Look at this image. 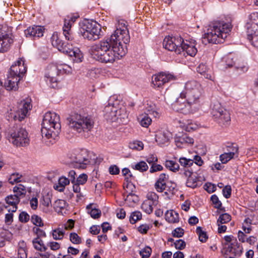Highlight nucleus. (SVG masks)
I'll list each match as a JSON object with an SVG mask.
<instances>
[{
	"instance_id": "f257e3e1",
	"label": "nucleus",
	"mask_w": 258,
	"mask_h": 258,
	"mask_svg": "<svg viewBox=\"0 0 258 258\" xmlns=\"http://www.w3.org/2000/svg\"><path fill=\"white\" fill-rule=\"evenodd\" d=\"M120 35L117 31L115 34H111L100 41L91 47L92 57L101 63H112L126 54V46L122 42H127L128 36L126 33Z\"/></svg>"
},
{
	"instance_id": "f03ea898",
	"label": "nucleus",
	"mask_w": 258,
	"mask_h": 258,
	"mask_svg": "<svg viewBox=\"0 0 258 258\" xmlns=\"http://www.w3.org/2000/svg\"><path fill=\"white\" fill-rule=\"evenodd\" d=\"M232 26L230 22L216 21L209 25L207 32L202 37V42L207 43L218 44L223 43L231 32Z\"/></svg>"
},
{
	"instance_id": "7ed1b4c3",
	"label": "nucleus",
	"mask_w": 258,
	"mask_h": 258,
	"mask_svg": "<svg viewBox=\"0 0 258 258\" xmlns=\"http://www.w3.org/2000/svg\"><path fill=\"white\" fill-rule=\"evenodd\" d=\"M59 116L54 112H47L41 123V133L47 139L56 140L60 133L61 125Z\"/></svg>"
},
{
	"instance_id": "20e7f679",
	"label": "nucleus",
	"mask_w": 258,
	"mask_h": 258,
	"mask_svg": "<svg viewBox=\"0 0 258 258\" xmlns=\"http://www.w3.org/2000/svg\"><path fill=\"white\" fill-rule=\"evenodd\" d=\"M69 127L80 134L88 133L93 127L94 121L88 114L72 112L67 117Z\"/></svg>"
},
{
	"instance_id": "39448f33",
	"label": "nucleus",
	"mask_w": 258,
	"mask_h": 258,
	"mask_svg": "<svg viewBox=\"0 0 258 258\" xmlns=\"http://www.w3.org/2000/svg\"><path fill=\"white\" fill-rule=\"evenodd\" d=\"M203 89L201 84L196 81H190L185 84L184 90L180 93V96L195 105L200 102Z\"/></svg>"
},
{
	"instance_id": "423d86ee",
	"label": "nucleus",
	"mask_w": 258,
	"mask_h": 258,
	"mask_svg": "<svg viewBox=\"0 0 258 258\" xmlns=\"http://www.w3.org/2000/svg\"><path fill=\"white\" fill-rule=\"evenodd\" d=\"M52 45L56 47L59 51L68 54L72 57L74 56L73 61L76 62L82 61L83 54L79 49H73L70 48L68 44L66 43L60 39L57 34H53L51 38Z\"/></svg>"
},
{
	"instance_id": "0eeeda50",
	"label": "nucleus",
	"mask_w": 258,
	"mask_h": 258,
	"mask_svg": "<svg viewBox=\"0 0 258 258\" xmlns=\"http://www.w3.org/2000/svg\"><path fill=\"white\" fill-rule=\"evenodd\" d=\"M70 159L75 167L82 169L86 168L87 165L99 164L102 160L95 156L92 159L86 150L73 153Z\"/></svg>"
},
{
	"instance_id": "6e6552de",
	"label": "nucleus",
	"mask_w": 258,
	"mask_h": 258,
	"mask_svg": "<svg viewBox=\"0 0 258 258\" xmlns=\"http://www.w3.org/2000/svg\"><path fill=\"white\" fill-rule=\"evenodd\" d=\"M211 114L214 120L221 126H227L230 124L231 117L228 110L223 107L218 101L211 104Z\"/></svg>"
},
{
	"instance_id": "1a4fd4ad",
	"label": "nucleus",
	"mask_w": 258,
	"mask_h": 258,
	"mask_svg": "<svg viewBox=\"0 0 258 258\" xmlns=\"http://www.w3.org/2000/svg\"><path fill=\"white\" fill-rule=\"evenodd\" d=\"M8 135L10 142L17 147L26 146L29 144L28 133L23 127L14 126L9 130Z\"/></svg>"
},
{
	"instance_id": "9d476101",
	"label": "nucleus",
	"mask_w": 258,
	"mask_h": 258,
	"mask_svg": "<svg viewBox=\"0 0 258 258\" xmlns=\"http://www.w3.org/2000/svg\"><path fill=\"white\" fill-rule=\"evenodd\" d=\"M81 31L84 38L95 40L99 38L101 26L95 21H85L83 23Z\"/></svg>"
},
{
	"instance_id": "9b49d317",
	"label": "nucleus",
	"mask_w": 258,
	"mask_h": 258,
	"mask_svg": "<svg viewBox=\"0 0 258 258\" xmlns=\"http://www.w3.org/2000/svg\"><path fill=\"white\" fill-rule=\"evenodd\" d=\"M250 22L247 23V39L251 44L258 48V13H253L249 16Z\"/></svg>"
},
{
	"instance_id": "f8f14e48",
	"label": "nucleus",
	"mask_w": 258,
	"mask_h": 258,
	"mask_svg": "<svg viewBox=\"0 0 258 258\" xmlns=\"http://www.w3.org/2000/svg\"><path fill=\"white\" fill-rule=\"evenodd\" d=\"M172 107L175 111L184 114L192 113L196 109V105L194 103H189V101L185 98L180 96L172 104Z\"/></svg>"
},
{
	"instance_id": "ddd939ff",
	"label": "nucleus",
	"mask_w": 258,
	"mask_h": 258,
	"mask_svg": "<svg viewBox=\"0 0 258 258\" xmlns=\"http://www.w3.org/2000/svg\"><path fill=\"white\" fill-rule=\"evenodd\" d=\"M31 102V100L29 98L21 101L18 104V109L16 113L15 114L11 113V117L15 121H21L23 120L26 117L28 111L32 108Z\"/></svg>"
},
{
	"instance_id": "4468645a",
	"label": "nucleus",
	"mask_w": 258,
	"mask_h": 258,
	"mask_svg": "<svg viewBox=\"0 0 258 258\" xmlns=\"http://www.w3.org/2000/svg\"><path fill=\"white\" fill-rule=\"evenodd\" d=\"M183 38L180 36L166 37L163 41V47L169 51H174L177 54H180V48Z\"/></svg>"
},
{
	"instance_id": "2eb2a0df",
	"label": "nucleus",
	"mask_w": 258,
	"mask_h": 258,
	"mask_svg": "<svg viewBox=\"0 0 258 258\" xmlns=\"http://www.w3.org/2000/svg\"><path fill=\"white\" fill-rule=\"evenodd\" d=\"M60 74L57 66L50 64L47 68V72L45 77L46 81H49L51 87L55 88L57 86V76Z\"/></svg>"
},
{
	"instance_id": "dca6fc26",
	"label": "nucleus",
	"mask_w": 258,
	"mask_h": 258,
	"mask_svg": "<svg viewBox=\"0 0 258 258\" xmlns=\"http://www.w3.org/2000/svg\"><path fill=\"white\" fill-rule=\"evenodd\" d=\"M175 80V77L171 74L161 72L154 75L152 78V82L155 87H160L164 84Z\"/></svg>"
},
{
	"instance_id": "f3484780",
	"label": "nucleus",
	"mask_w": 258,
	"mask_h": 258,
	"mask_svg": "<svg viewBox=\"0 0 258 258\" xmlns=\"http://www.w3.org/2000/svg\"><path fill=\"white\" fill-rule=\"evenodd\" d=\"M181 168L179 167L180 173L185 176H189L192 175L194 169L192 167L194 160L185 157H180L179 159Z\"/></svg>"
},
{
	"instance_id": "a211bd4d",
	"label": "nucleus",
	"mask_w": 258,
	"mask_h": 258,
	"mask_svg": "<svg viewBox=\"0 0 258 258\" xmlns=\"http://www.w3.org/2000/svg\"><path fill=\"white\" fill-rule=\"evenodd\" d=\"M26 71L27 67L24 63V60L20 59L12 65L8 73L13 76H18L22 78Z\"/></svg>"
},
{
	"instance_id": "6ab92c4d",
	"label": "nucleus",
	"mask_w": 258,
	"mask_h": 258,
	"mask_svg": "<svg viewBox=\"0 0 258 258\" xmlns=\"http://www.w3.org/2000/svg\"><path fill=\"white\" fill-rule=\"evenodd\" d=\"M195 40L188 41L184 40L180 48V54L182 52L183 55L186 53L187 55L194 56L197 53L198 50L196 47Z\"/></svg>"
},
{
	"instance_id": "aec40b11",
	"label": "nucleus",
	"mask_w": 258,
	"mask_h": 258,
	"mask_svg": "<svg viewBox=\"0 0 258 258\" xmlns=\"http://www.w3.org/2000/svg\"><path fill=\"white\" fill-rule=\"evenodd\" d=\"M44 30L43 27L34 25L25 30L24 34L27 38L35 39L43 36Z\"/></svg>"
},
{
	"instance_id": "412c9836",
	"label": "nucleus",
	"mask_w": 258,
	"mask_h": 258,
	"mask_svg": "<svg viewBox=\"0 0 258 258\" xmlns=\"http://www.w3.org/2000/svg\"><path fill=\"white\" fill-rule=\"evenodd\" d=\"M13 43V39L12 36H10L0 28V52L7 51Z\"/></svg>"
},
{
	"instance_id": "4be33fe9",
	"label": "nucleus",
	"mask_w": 258,
	"mask_h": 258,
	"mask_svg": "<svg viewBox=\"0 0 258 258\" xmlns=\"http://www.w3.org/2000/svg\"><path fill=\"white\" fill-rule=\"evenodd\" d=\"M21 79L18 76H13L8 73L7 79L5 82L6 89L7 90H17L18 89V83Z\"/></svg>"
},
{
	"instance_id": "5701e85b",
	"label": "nucleus",
	"mask_w": 258,
	"mask_h": 258,
	"mask_svg": "<svg viewBox=\"0 0 258 258\" xmlns=\"http://www.w3.org/2000/svg\"><path fill=\"white\" fill-rule=\"evenodd\" d=\"M168 178V176L165 173H161L157 181H156L154 187L157 191L162 192L166 190L167 186L166 185V181Z\"/></svg>"
},
{
	"instance_id": "b1692460",
	"label": "nucleus",
	"mask_w": 258,
	"mask_h": 258,
	"mask_svg": "<svg viewBox=\"0 0 258 258\" xmlns=\"http://www.w3.org/2000/svg\"><path fill=\"white\" fill-rule=\"evenodd\" d=\"M104 117L106 119L114 121L116 119L117 110L116 108L113 105L108 104L106 105L103 110Z\"/></svg>"
},
{
	"instance_id": "393cba45",
	"label": "nucleus",
	"mask_w": 258,
	"mask_h": 258,
	"mask_svg": "<svg viewBox=\"0 0 258 258\" xmlns=\"http://www.w3.org/2000/svg\"><path fill=\"white\" fill-rule=\"evenodd\" d=\"M171 136V133L168 131L159 132L156 135V141L159 145L164 144L168 142Z\"/></svg>"
},
{
	"instance_id": "a878e982",
	"label": "nucleus",
	"mask_w": 258,
	"mask_h": 258,
	"mask_svg": "<svg viewBox=\"0 0 258 258\" xmlns=\"http://www.w3.org/2000/svg\"><path fill=\"white\" fill-rule=\"evenodd\" d=\"M118 31L119 33L120 32V35L123 36L124 33L127 34L128 36V41L127 42H122L123 44L126 46V44L130 42V36L129 35L128 30L127 28V26L126 25V22L124 21L119 22L118 25L116 28V29L114 31V32L112 34H115L116 32ZM119 35V34H118ZM120 35V34H119Z\"/></svg>"
},
{
	"instance_id": "bb28decb",
	"label": "nucleus",
	"mask_w": 258,
	"mask_h": 258,
	"mask_svg": "<svg viewBox=\"0 0 258 258\" xmlns=\"http://www.w3.org/2000/svg\"><path fill=\"white\" fill-rule=\"evenodd\" d=\"M235 70L238 73H243L247 71L248 67L246 62L243 61L241 59H238L236 57L234 62Z\"/></svg>"
},
{
	"instance_id": "cd10ccee",
	"label": "nucleus",
	"mask_w": 258,
	"mask_h": 258,
	"mask_svg": "<svg viewBox=\"0 0 258 258\" xmlns=\"http://www.w3.org/2000/svg\"><path fill=\"white\" fill-rule=\"evenodd\" d=\"M165 218L170 223H176L179 222V215L174 210L167 211L165 214Z\"/></svg>"
},
{
	"instance_id": "c85d7f7f",
	"label": "nucleus",
	"mask_w": 258,
	"mask_h": 258,
	"mask_svg": "<svg viewBox=\"0 0 258 258\" xmlns=\"http://www.w3.org/2000/svg\"><path fill=\"white\" fill-rule=\"evenodd\" d=\"M12 234L8 230L3 229L0 231V247L5 245V242L11 239Z\"/></svg>"
},
{
	"instance_id": "c756f323",
	"label": "nucleus",
	"mask_w": 258,
	"mask_h": 258,
	"mask_svg": "<svg viewBox=\"0 0 258 258\" xmlns=\"http://www.w3.org/2000/svg\"><path fill=\"white\" fill-rule=\"evenodd\" d=\"M70 182V180L68 178L62 176L59 178L58 184L54 185V188L62 192L64 190L65 186L69 184Z\"/></svg>"
},
{
	"instance_id": "7c9ffc66",
	"label": "nucleus",
	"mask_w": 258,
	"mask_h": 258,
	"mask_svg": "<svg viewBox=\"0 0 258 258\" xmlns=\"http://www.w3.org/2000/svg\"><path fill=\"white\" fill-rule=\"evenodd\" d=\"M187 178L186 185L187 187L195 188L198 186L199 178L196 176L190 175L189 176H185Z\"/></svg>"
},
{
	"instance_id": "2f4dec72",
	"label": "nucleus",
	"mask_w": 258,
	"mask_h": 258,
	"mask_svg": "<svg viewBox=\"0 0 258 258\" xmlns=\"http://www.w3.org/2000/svg\"><path fill=\"white\" fill-rule=\"evenodd\" d=\"M92 204H89L87 206L88 213L90 215L91 217L93 219H98L101 216V212L99 209L93 208Z\"/></svg>"
},
{
	"instance_id": "473e14b6",
	"label": "nucleus",
	"mask_w": 258,
	"mask_h": 258,
	"mask_svg": "<svg viewBox=\"0 0 258 258\" xmlns=\"http://www.w3.org/2000/svg\"><path fill=\"white\" fill-rule=\"evenodd\" d=\"M165 167L170 170L176 172L179 171V165L175 161L172 160H166L165 162Z\"/></svg>"
},
{
	"instance_id": "72a5a7b5",
	"label": "nucleus",
	"mask_w": 258,
	"mask_h": 258,
	"mask_svg": "<svg viewBox=\"0 0 258 258\" xmlns=\"http://www.w3.org/2000/svg\"><path fill=\"white\" fill-rule=\"evenodd\" d=\"M139 197L133 193H130L125 199V201L128 203V206L130 207H133L139 202Z\"/></svg>"
},
{
	"instance_id": "f704fd0d",
	"label": "nucleus",
	"mask_w": 258,
	"mask_h": 258,
	"mask_svg": "<svg viewBox=\"0 0 258 258\" xmlns=\"http://www.w3.org/2000/svg\"><path fill=\"white\" fill-rule=\"evenodd\" d=\"M132 167L134 169L138 170L141 172L146 171L148 169L147 164L143 161L138 162L135 165H132Z\"/></svg>"
},
{
	"instance_id": "c9c22d12",
	"label": "nucleus",
	"mask_w": 258,
	"mask_h": 258,
	"mask_svg": "<svg viewBox=\"0 0 258 258\" xmlns=\"http://www.w3.org/2000/svg\"><path fill=\"white\" fill-rule=\"evenodd\" d=\"M231 219V216L228 213H224L220 215L217 223L218 226L220 224H226Z\"/></svg>"
},
{
	"instance_id": "e433bc0d",
	"label": "nucleus",
	"mask_w": 258,
	"mask_h": 258,
	"mask_svg": "<svg viewBox=\"0 0 258 258\" xmlns=\"http://www.w3.org/2000/svg\"><path fill=\"white\" fill-rule=\"evenodd\" d=\"M6 202L9 205H17L20 202V198L17 196L10 195L6 198Z\"/></svg>"
},
{
	"instance_id": "4c0bfd02",
	"label": "nucleus",
	"mask_w": 258,
	"mask_h": 258,
	"mask_svg": "<svg viewBox=\"0 0 258 258\" xmlns=\"http://www.w3.org/2000/svg\"><path fill=\"white\" fill-rule=\"evenodd\" d=\"M226 151L228 153H230L232 156L238 153V147L234 143H228L226 146Z\"/></svg>"
},
{
	"instance_id": "58836bf2",
	"label": "nucleus",
	"mask_w": 258,
	"mask_h": 258,
	"mask_svg": "<svg viewBox=\"0 0 258 258\" xmlns=\"http://www.w3.org/2000/svg\"><path fill=\"white\" fill-rule=\"evenodd\" d=\"M196 232L199 235V239L202 242H205L208 238L207 233L203 231L201 227H198L196 229Z\"/></svg>"
},
{
	"instance_id": "ea45409f",
	"label": "nucleus",
	"mask_w": 258,
	"mask_h": 258,
	"mask_svg": "<svg viewBox=\"0 0 258 258\" xmlns=\"http://www.w3.org/2000/svg\"><path fill=\"white\" fill-rule=\"evenodd\" d=\"M53 238L55 240H61L64 235V231L61 228H57L53 230L52 233Z\"/></svg>"
},
{
	"instance_id": "a19ab883",
	"label": "nucleus",
	"mask_w": 258,
	"mask_h": 258,
	"mask_svg": "<svg viewBox=\"0 0 258 258\" xmlns=\"http://www.w3.org/2000/svg\"><path fill=\"white\" fill-rule=\"evenodd\" d=\"M153 204L150 201H145L142 204L141 208L147 214H150L153 212Z\"/></svg>"
},
{
	"instance_id": "79ce46f5",
	"label": "nucleus",
	"mask_w": 258,
	"mask_h": 258,
	"mask_svg": "<svg viewBox=\"0 0 258 258\" xmlns=\"http://www.w3.org/2000/svg\"><path fill=\"white\" fill-rule=\"evenodd\" d=\"M142 213L139 211L132 212L130 217V222L131 224H135L137 221L142 219Z\"/></svg>"
},
{
	"instance_id": "37998d69",
	"label": "nucleus",
	"mask_w": 258,
	"mask_h": 258,
	"mask_svg": "<svg viewBox=\"0 0 258 258\" xmlns=\"http://www.w3.org/2000/svg\"><path fill=\"white\" fill-rule=\"evenodd\" d=\"M13 191L15 193V196H17L19 198L25 196L26 193L25 187L21 184H20L19 187L15 186L13 188Z\"/></svg>"
},
{
	"instance_id": "c03bdc74",
	"label": "nucleus",
	"mask_w": 258,
	"mask_h": 258,
	"mask_svg": "<svg viewBox=\"0 0 258 258\" xmlns=\"http://www.w3.org/2000/svg\"><path fill=\"white\" fill-rule=\"evenodd\" d=\"M148 200L154 205H156L158 203V196L154 192H149L147 195Z\"/></svg>"
},
{
	"instance_id": "a18cd8bd",
	"label": "nucleus",
	"mask_w": 258,
	"mask_h": 258,
	"mask_svg": "<svg viewBox=\"0 0 258 258\" xmlns=\"http://www.w3.org/2000/svg\"><path fill=\"white\" fill-rule=\"evenodd\" d=\"M32 223L37 227L43 226L42 219L40 217L37 215H33L31 216Z\"/></svg>"
},
{
	"instance_id": "49530a36",
	"label": "nucleus",
	"mask_w": 258,
	"mask_h": 258,
	"mask_svg": "<svg viewBox=\"0 0 258 258\" xmlns=\"http://www.w3.org/2000/svg\"><path fill=\"white\" fill-rule=\"evenodd\" d=\"M152 120L147 114L143 115L141 118L140 124L145 127H147L151 123Z\"/></svg>"
},
{
	"instance_id": "de8ad7c7",
	"label": "nucleus",
	"mask_w": 258,
	"mask_h": 258,
	"mask_svg": "<svg viewBox=\"0 0 258 258\" xmlns=\"http://www.w3.org/2000/svg\"><path fill=\"white\" fill-rule=\"evenodd\" d=\"M233 158L234 157L230 153L225 152L220 156V160L222 163L226 164Z\"/></svg>"
},
{
	"instance_id": "09e8293b",
	"label": "nucleus",
	"mask_w": 258,
	"mask_h": 258,
	"mask_svg": "<svg viewBox=\"0 0 258 258\" xmlns=\"http://www.w3.org/2000/svg\"><path fill=\"white\" fill-rule=\"evenodd\" d=\"M70 240L74 244H79L82 242L81 238L75 232L70 234Z\"/></svg>"
},
{
	"instance_id": "8fccbe9b",
	"label": "nucleus",
	"mask_w": 258,
	"mask_h": 258,
	"mask_svg": "<svg viewBox=\"0 0 258 258\" xmlns=\"http://www.w3.org/2000/svg\"><path fill=\"white\" fill-rule=\"evenodd\" d=\"M236 57H233L231 55L227 56L225 58V62L226 68H232L234 67V62L235 61Z\"/></svg>"
},
{
	"instance_id": "3c124183",
	"label": "nucleus",
	"mask_w": 258,
	"mask_h": 258,
	"mask_svg": "<svg viewBox=\"0 0 258 258\" xmlns=\"http://www.w3.org/2000/svg\"><path fill=\"white\" fill-rule=\"evenodd\" d=\"M22 177L21 175H19L18 173H14L11 175L9 181L10 183L14 184L15 183H18L21 181L20 178Z\"/></svg>"
},
{
	"instance_id": "603ef678",
	"label": "nucleus",
	"mask_w": 258,
	"mask_h": 258,
	"mask_svg": "<svg viewBox=\"0 0 258 258\" xmlns=\"http://www.w3.org/2000/svg\"><path fill=\"white\" fill-rule=\"evenodd\" d=\"M143 144L141 141H135L129 144L130 148L134 150H141L143 149Z\"/></svg>"
},
{
	"instance_id": "864d4df0",
	"label": "nucleus",
	"mask_w": 258,
	"mask_h": 258,
	"mask_svg": "<svg viewBox=\"0 0 258 258\" xmlns=\"http://www.w3.org/2000/svg\"><path fill=\"white\" fill-rule=\"evenodd\" d=\"M58 68L60 71V74L65 73V74H71L72 72V68L67 64H61L58 66Z\"/></svg>"
},
{
	"instance_id": "5fc2aeb1",
	"label": "nucleus",
	"mask_w": 258,
	"mask_h": 258,
	"mask_svg": "<svg viewBox=\"0 0 258 258\" xmlns=\"http://www.w3.org/2000/svg\"><path fill=\"white\" fill-rule=\"evenodd\" d=\"M184 230L181 227H177L172 231V235L174 237L180 238L184 235Z\"/></svg>"
},
{
	"instance_id": "6e6d98bb",
	"label": "nucleus",
	"mask_w": 258,
	"mask_h": 258,
	"mask_svg": "<svg viewBox=\"0 0 258 258\" xmlns=\"http://www.w3.org/2000/svg\"><path fill=\"white\" fill-rule=\"evenodd\" d=\"M37 239H34L32 240V243L34 247L37 250L40 251H45L47 249V247L46 246H42L40 243L37 242L36 241Z\"/></svg>"
},
{
	"instance_id": "4d7b16f0",
	"label": "nucleus",
	"mask_w": 258,
	"mask_h": 258,
	"mask_svg": "<svg viewBox=\"0 0 258 258\" xmlns=\"http://www.w3.org/2000/svg\"><path fill=\"white\" fill-rule=\"evenodd\" d=\"M184 134L181 136L176 137L175 138V143L178 148H182L183 145L185 144Z\"/></svg>"
},
{
	"instance_id": "13d9d810",
	"label": "nucleus",
	"mask_w": 258,
	"mask_h": 258,
	"mask_svg": "<svg viewBox=\"0 0 258 258\" xmlns=\"http://www.w3.org/2000/svg\"><path fill=\"white\" fill-rule=\"evenodd\" d=\"M88 176L86 174H81L79 177L76 179V182L80 185L84 184L87 181Z\"/></svg>"
},
{
	"instance_id": "bf43d9fd",
	"label": "nucleus",
	"mask_w": 258,
	"mask_h": 258,
	"mask_svg": "<svg viewBox=\"0 0 258 258\" xmlns=\"http://www.w3.org/2000/svg\"><path fill=\"white\" fill-rule=\"evenodd\" d=\"M211 200L212 202V203L214 205L215 208L219 209L221 207L222 203L216 195H213L211 196Z\"/></svg>"
},
{
	"instance_id": "052dcab7",
	"label": "nucleus",
	"mask_w": 258,
	"mask_h": 258,
	"mask_svg": "<svg viewBox=\"0 0 258 258\" xmlns=\"http://www.w3.org/2000/svg\"><path fill=\"white\" fill-rule=\"evenodd\" d=\"M19 220L22 223H27L30 220V216L27 212L25 211L22 212L19 214Z\"/></svg>"
},
{
	"instance_id": "680f3d73",
	"label": "nucleus",
	"mask_w": 258,
	"mask_h": 258,
	"mask_svg": "<svg viewBox=\"0 0 258 258\" xmlns=\"http://www.w3.org/2000/svg\"><path fill=\"white\" fill-rule=\"evenodd\" d=\"M63 34L65 37V38L70 41H74L75 40V36L73 34V32L71 30H63Z\"/></svg>"
},
{
	"instance_id": "e2e57ef3",
	"label": "nucleus",
	"mask_w": 258,
	"mask_h": 258,
	"mask_svg": "<svg viewBox=\"0 0 258 258\" xmlns=\"http://www.w3.org/2000/svg\"><path fill=\"white\" fill-rule=\"evenodd\" d=\"M151 248L147 246L140 251V254L142 258H148L151 255Z\"/></svg>"
},
{
	"instance_id": "0e129e2a",
	"label": "nucleus",
	"mask_w": 258,
	"mask_h": 258,
	"mask_svg": "<svg viewBox=\"0 0 258 258\" xmlns=\"http://www.w3.org/2000/svg\"><path fill=\"white\" fill-rule=\"evenodd\" d=\"M174 245L176 249L182 250L185 247L186 243L183 240L178 239L174 242Z\"/></svg>"
},
{
	"instance_id": "69168bd1",
	"label": "nucleus",
	"mask_w": 258,
	"mask_h": 258,
	"mask_svg": "<svg viewBox=\"0 0 258 258\" xmlns=\"http://www.w3.org/2000/svg\"><path fill=\"white\" fill-rule=\"evenodd\" d=\"M231 187L229 185H226L222 189V193L226 199H228L231 195Z\"/></svg>"
},
{
	"instance_id": "338daca9",
	"label": "nucleus",
	"mask_w": 258,
	"mask_h": 258,
	"mask_svg": "<svg viewBox=\"0 0 258 258\" xmlns=\"http://www.w3.org/2000/svg\"><path fill=\"white\" fill-rule=\"evenodd\" d=\"M163 169V167L161 165L154 163L151 165L149 171L151 173H153L157 171H162Z\"/></svg>"
},
{
	"instance_id": "774afa93",
	"label": "nucleus",
	"mask_w": 258,
	"mask_h": 258,
	"mask_svg": "<svg viewBox=\"0 0 258 258\" xmlns=\"http://www.w3.org/2000/svg\"><path fill=\"white\" fill-rule=\"evenodd\" d=\"M205 189L209 193H212L216 191L217 188L216 186L213 183H206L204 185Z\"/></svg>"
}]
</instances>
